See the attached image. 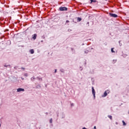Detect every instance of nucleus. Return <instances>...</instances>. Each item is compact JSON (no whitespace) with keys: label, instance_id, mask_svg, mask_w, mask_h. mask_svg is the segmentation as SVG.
<instances>
[{"label":"nucleus","instance_id":"obj_1","mask_svg":"<svg viewBox=\"0 0 129 129\" xmlns=\"http://www.w3.org/2000/svg\"><path fill=\"white\" fill-rule=\"evenodd\" d=\"M109 93V90H107V91H105L104 92V94L102 96V97H106V96H107V94Z\"/></svg>","mask_w":129,"mask_h":129},{"label":"nucleus","instance_id":"obj_2","mask_svg":"<svg viewBox=\"0 0 129 129\" xmlns=\"http://www.w3.org/2000/svg\"><path fill=\"white\" fill-rule=\"evenodd\" d=\"M92 92L93 95L94 99H95V90L94 89V87H92Z\"/></svg>","mask_w":129,"mask_h":129},{"label":"nucleus","instance_id":"obj_3","mask_svg":"<svg viewBox=\"0 0 129 129\" xmlns=\"http://www.w3.org/2000/svg\"><path fill=\"white\" fill-rule=\"evenodd\" d=\"M109 16L112 18H117V15L113 13H109Z\"/></svg>","mask_w":129,"mask_h":129},{"label":"nucleus","instance_id":"obj_4","mask_svg":"<svg viewBox=\"0 0 129 129\" xmlns=\"http://www.w3.org/2000/svg\"><path fill=\"white\" fill-rule=\"evenodd\" d=\"M59 11L62 12L63 11H67V8L66 7H60Z\"/></svg>","mask_w":129,"mask_h":129},{"label":"nucleus","instance_id":"obj_5","mask_svg":"<svg viewBox=\"0 0 129 129\" xmlns=\"http://www.w3.org/2000/svg\"><path fill=\"white\" fill-rule=\"evenodd\" d=\"M21 91H25V89L22 88H19L17 89V92H21Z\"/></svg>","mask_w":129,"mask_h":129},{"label":"nucleus","instance_id":"obj_6","mask_svg":"<svg viewBox=\"0 0 129 129\" xmlns=\"http://www.w3.org/2000/svg\"><path fill=\"white\" fill-rule=\"evenodd\" d=\"M35 85H36V88L37 89H40V88L42 87L41 86V85H40L39 84H35Z\"/></svg>","mask_w":129,"mask_h":129},{"label":"nucleus","instance_id":"obj_7","mask_svg":"<svg viewBox=\"0 0 129 129\" xmlns=\"http://www.w3.org/2000/svg\"><path fill=\"white\" fill-rule=\"evenodd\" d=\"M32 39H33V40L37 39V34L35 33V34L32 35Z\"/></svg>","mask_w":129,"mask_h":129},{"label":"nucleus","instance_id":"obj_8","mask_svg":"<svg viewBox=\"0 0 129 129\" xmlns=\"http://www.w3.org/2000/svg\"><path fill=\"white\" fill-rule=\"evenodd\" d=\"M29 52L30 54H34L35 53V50L33 49H30Z\"/></svg>","mask_w":129,"mask_h":129},{"label":"nucleus","instance_id":"obj_9","mask_svg":"<svg viewBox=\"0 0 129 129\" xmlns=\"http://www.w3.org/2000/svg\"><path fill=\"white\" fill-rule=\"evenodd\" d=\"M61 118H65V114L64 112H62L61 114Z\"/></svg>","mask_w":129,"mask_h":129},{"label":"nucleus","instance_id":"obj_10","mask_svg":"<svg viewBox=\"0 0 129 129\" xmlns=\"http://www.w3.org/2000/svg\"><path fill=\"white\" fill-rule=\"evenodd\" d=\"M19 34L20 33H17L16 34H14V38H19V36H19Z\"/></svg>","mask_w":129,"mask_h":129},{"label":"nucleus","instance_id":"obj_11","mask_svg":"<svg viewBox=\"0 0 129 129\" xmlns=\"http://www.w3.org/2000/svg\"><path fill=\"white\" fill-rule=\"evenodd\" d=\"M36 79H38L39 81H43V79H42L41 78H39V77H37Z\"/></svg>","mask_w":129,"mask_h":129},{"label":"nucleus","instance_id":"obj_12","mask_svg":"<svg viewBox=\"0 0 129 129\" xmlns=\"http://www.w3.org/2000/svg\"><path fill=\"white\" fill-rule=\"evenodd\" d=\"M114 49V48H111V53H115V51H114V50H113Z\"/></svg>","mask_w":129,"mask_h":129},{"label":"nucleus","instance_id":"obj_13","mask_svg":"<svg viewBox=\"0 0 129 129\" xmlns=\"http://www.w3.org/2000/svg\"><path fill=\"white\" fill-rule=\"evenodd\" d=\"M120 42H121V40H119L118 43H119V46L121 47V46H122V44H121V43H120Z\"/></svg>","mask_w":129,"mask_h":129},{"label":"nucleus","instance_id":"obj_14","mask_svg":"<svg viewBox=\"0 0 129 129\" xmlns=\"http://www.w3.org/2000/svg\"><path fill=\"white\" fill-rule=\"evenodd\" d=\"M122 122L123 123V125H126V123H125V122H124V120H122Z\"/></svg>","mask_w":129,"mask_h":129},{"label":"nucleus","instance_id":"obj_15","mask_svg":"<svg viewBox=\"0 0 129 129\" xmlns=\"http://www.w3.org/2000/svg\"><path fill=\"white\" fill-rule=\"evenodd\" d=\"M89 51L88 50H85L84 53L85 54H88Z\"/></svg>","mask_w":129,"mask_h":129},{"label":"nucleus","instance_id":"obj_16","mask_svg":"<svg viewBox=\"0 0 129 129\" xmlns=\"http://www.w3.org/2000/svg\"><path fill=\"white\" fill-rule=\"evenodd\" d=\"M108 117H109V118H110V119L112 120V116L111 115H108Z\"/></svg>","mask_w":129,"mask_h":129},{"label":"nucleus","instance_id":"obj_17","mask_svg":"<svg viewBox=\"0 0 129 129\" xmlns=\"http://www.w3.org/2000/svg\"><path fill=\"white\" fill-rule=\"evenodd\" d=\"M52 122H53V119L51 118L49 120V123H52Z\"/></svg>","mask_w":129,"mask_h":129},{"label":"nucleus","instance_id":"obj_18","mask_svg":"<svg viewBox=\"0 0 129 129\" xmlns=\"http://www.w3.org/2000/svg\"><path fill=\"white\" fill-rule=\"evenodd\" d=\"M60 71L61 72V73H64V69H61L60 70Z\"/></svg>","mask_w":129,"mask_h":129},{"label":"nucleus","instance_id":"obj_19","mask_svg":"<svg viewBox=\"0 0 129 129\" xmlns=\"http://www.w3.org/2000/svg\"><path fill=\"white\" fill-rule=\"evenodd\" d=\"M82 20V19H81V18H79V17L78 18V21H79V22H81V21Z\"/></svg>","mask_w":129,"mask_h":129},{"label":"nucleus","instance_id":"obj_20","mask_svg":"<svg viewBox=\"0 0 129 129\" xmlns=\"http://www.w3.org/2000/svg\"><path fill=\"white\" fill-rule=\"evenodd\" d=\"M4 67H6V68H8V67H11V65H8V66H7V65H4Z\"/></svg>","mask_w":129,"mask_h":129},{"label":"nucleus","instance_id":"obj_21","mask_svg":"<svg viewBox=\"0 0 129 129\" xmlns=\"http://www.w3.org/2000/svg\"><path fill=\"white\" fill-rule=\"evenodd\" d=\"M35 79H36V78H35V77H32L31 79L32 81H33L34 80H35Z\"/></svg>","mask_w":129,"mask_h":129},{"label":"nucleus","instance_id":"obj_22","mask_svg":"<svg viewBox=\"0 0 129 129\" xmlns=\"http://www.w3.org/2000/svg\"><path fill=\"white\" fill-rule=\"evenodd\" d=\"M8 45H11V41L8 40Z\"/></svg>","mask_w":129,"mask_h":129},{"label":"nucleus","instance_id":"obj_23","mask_svg":"<svg viewBox=\"0 0 129 129\" xmlns=\"http://www.w3.org/2000/svg\"><path fill=\"white\" fill-rule=\"evenodd\" d=\"M113 62H113V64H114V63H116V60L113 59Z\"/></svg>","mask_w":129,"mask_h":129},{"label":"nucleus","instance_id":"obj_24","mask_svg":"<svg viewBox=\"0 0 129 129\" xmlns=\"http://www.w3.org/2000/svg\"><path fill=\"white\" fill-rule=\"evenodd\" d=\"M56 115H57V117H59V112H56Z\"/></svg>","mask_w":129,"mask_h":129},{"label":"nucleus","instance_id":"obj_25","mask_svg":"<svg viewBox=\"0 0 129 129\" xmlns=\"http://www.w3.org/2000/svg\"><path fill=\"white\" fill-rule=\"evenodd\" d=\"M71 49V50H72V51H74V52H75V50H74V48H73L72 47Z\"/></svg>","mask_w":129,"mask_h":129},{"label":"nucleus","instance_id":"obj_26","mask_svg":"<svg viewBox=\"0 0 129 129\" xmlns=\"http://www.w3.org/2000/svg\"><path fill=\"white\" fill-rule=\"evenodd\" d=\"M71 106H74V104L73 103H71Z\"/></svg>","mask_w":129,"mask_h":129},{"label":"nucleus","instance_id":"obj_27","mask_svg":"<svg viewBox=\"0 0 129 129\" xmlns=\"http://www.w3.org/2000/svg\"><path fill=\"white\" fill-rule=\"evenodd\" d=\"M2 126V120L0 119V128Z\"/></svg>","mask_w":129,"mask_h":129},{"label":"nucleus","instance_id":"obj_28","mask_svg":"<svg viewBox=\"0 0 129 129\" xmlns=\"http://www.w3.org/2000/svg\"><path fill=\"white\" fill-rule=\"evenodd\" d=\"M54 73H57V69H55V70H54Z\"/></svg>","mask_w":129,"mask_h":129},{"label":"nucleus","instance_id":"obj_29","mask_svg":"<svg viewBox=\"0 0 129 129\" xmlns=\"http://www.w3.org/2000/svg\"><path fill=\"white\" fill-rule=\"evenodd\" d=\"M90 1H91V4L92 3H93V2H94L93 0H90Z\"/></svg>","mask_w":129,"mask_h":129},{"label":"nucleus","instance_id":"obj_30","mask_svg":"<svg viewBox=\"0 0 129 129\" xmlns=\"http://www.w3.org/2000/svg\"><path fill=\"white\" fill-rule=\"evenodd\" d=\"M66 24L69 23V21L67 20L66 22Z\"/></svg>","mask_w":129,"mask_h":129},{"label":"nucleus","instance_id":"obj_31","mask_svg":"<svg viewBox=\"0 0 129 129\" xmlns=\"http://www.w3.org/2000/svg\"><path fill=\"white\" fill-rule=\"evenodd\" d=\"M21 69H22V70L24 71L25 69L24 68H21Z\"/></svg>","mask_w":129,"mask_h":129},{"label":"nucleus","instance_id":"obj_32","mask_svg":"<svg viewBox=\"0 0 129 129\" xmlns=\"http://www.w3.org/2000/svg\"><path fill=\"white\" fill-rule=\"evenodd\" d=\"M93 129H96V126H94Z\"/></svg>","mask_w":129,"mask_h":129},{"label":"nucleus","instance_id":"obj_33","mask_svg":"<svg viewBox=\"0 0 129 129\" xmlns=\"http://www.w3.org/2000/svg\"><path fill=\"white\" fill-rule=\"evenodd\" d=\"M45 113V114H46V115H48V112H46Z\"/></svg>","mask_w":129,"mask_h":129},{"label":"nucleus","instance_id":"obj_34","mask_svg":"<svg viewBox=\"0 0 129 129\" xmlns=\"http://www.w3.org/2000/svg\"><path fill=\"white\" fill-rule=\"evenodd\" d=\"M14 69H17V67H14Z\"/></svg>","mask_w":129,"mask_h":129},{"label":"nucleus","instance_id":"obj_35","mask_svg":"<svg viewBox=\"0 0 129 129\" xmlns=\"http://www.w3.org/2000/svg\"><path fill=\"white\" fill-rule=\"evenodd\" d=\"M91 50H93V48L91 47Z\"/></svg>","mask_w":129,"mask_h":129},{"label":"nucleus","instance_id":"obj_36","mask_svg":"<svg viewBox=\"0 0 129 129\" xmlns=\"http://www.w3.org/2000/svg\"><path fill=\"white\" fill-rule=\"evenodd\" d=\"M93 2H94V3H96V1L95 0V1H94Z\"/></svg>","mask_w":129,"mask_h":129},{"label":"nucleus","instance_id":"obj_37","mask_svg":"<svg viewBox=\"0 0 129 129\" xmlns=\"http://www.w3.org/2000/svg\"><path fill=\"white\" fill-rule=\"evenodd\" d=\"M0 39L2 40V39H3V37H0Z\"/></svg>","mask_w":129,"mask_h":129},{"label":"nucleus","instance_id":"obj_38","mask_svg":"<svg viewBox=\"0 0 129 129\" xmlns=\"http://www.w3.org/2000/svg\"><path fill=\"white\" fill-rule=\"evenodd\" d=\"M41 42L42 43V42H44V40H41Z\"/></svg>","mask_w":129,"mask_h":129},{"label":"nucleus","instance_id":"obj_39","mask_svg":"<svg viewBox=\"0 0 129 129\" xmlns=\"http://www.w3.org/2000/svg\"><path fill=\"white\" fill-rule=\"evenodd\" d=\"M42 38H45V36H42Z\"/></svg>","mask_w":129,"mask_h":129},{"label":"nucleus","instance_id":"obj_40","mask_svg":"<svg viewBox=\"0 0 129 129\" xmlns=\"http://www.w3.org/2000/svg\"><path fill=\"white\" fill-rule=\"evenodd\" d=\"M83 69L82 68V69H81V71H82Z\"/></svg>","mask_w":129,"mask_h":129},{"label":"nucleus","instance_id":"obj_41","mask_svg":"<svg viewBox=\"0 0 129 129\" xmlns=\"http://www.w3.org/2000/svg\"><path fill=\"white\" fill-rule=\"evenodd\" d=\"M83 45H84V43H83V44H82V46H83Z\"/></svg>","mask_w":129,"mask_h":129},{"label":"nucleus","instance_id":"obj_42","mask_svg":"<svg viewBox=\"0 0 129 129\" xmlns=\"http://www.w3.org/2000/svg\"><path fill=\"white\" fill-rule=\"evenodd\" d=\"M87 24H88V25H89V22H88Z\"/></svg>","mask_w":129,"mask_h":129},{"label":"nucleus","instance_id":"obj_43","mask_svg":"<svg viewBox=\"0 0 129 129\" xmlns=\"http://www.w3.org/2000/svg\"><path fill=\"white\" fill-rule=\"evenodd\" d=\"M85 65H86V62L85 63Z\"/></svg>","mask_w":129,"mask_h":129},{"label":"nucleus","instance_id":"obj_44","mask_svg":"<svg viewBox=\"0 0 129 129\" xmlns=\"http://www.w3.org/2000/svg\"><path fill=\"white\" fill-rule=\"evenodd\" d=\"M22 80H24V78H22Z\"/></svg>","mask_w":129,"mask_h":129},{"label":"nucleus","instance_id":"obj_45","mask_svg":"<svg viewBox=\"0 0 129 129\" xmlns=\"http://www.w3.org/2000/svg\"><path fill=\"white\" fill-rule=\"evenodd\" d=\"M21 47H24V45H23V46H21Z\"/></svg>","mask_w":129,"mask_h":129},{"label":"nucleus","instance_id":"obj_46","mask_svg":"<svg viewBox=\"0 0 129 129\" xmlns=\"http://www.w3.org/2000/svg\"><path fill=\"white\" fill-rule=\"evenodd\" d=\"M116 124H117V122H116Z\"/></svg>","mask_w":129,"mask_h":129},{"label":"nucleus","instance_id":"obj_47","mask_svg":"<svg viewBox=\"0 0 129 129\" xmlns=\"http://www.w3.org/2000/svg\"><path fill=\"white\" fill-rule=\"evenodd\" d=\"M80 68L81 69V68H82V67H80Z\"/></svg>","mask_w":129,"mask_h":129},{"label":"nucleus","instance_id":"obj_48","mask_svg":"<svg viewBox=\"0 0 129 129\" xmlns=\"http://www.w3.org/2000/svg\"><path fill=\"white\" fill-rule=\"evenodd\" d=\"M105 1H107V0H105Z\"/></svg>","mask_w":129,"mask_h":129}]
</instances>
